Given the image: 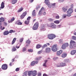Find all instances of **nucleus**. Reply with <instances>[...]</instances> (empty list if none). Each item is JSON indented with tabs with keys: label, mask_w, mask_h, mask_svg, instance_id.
<instances>
[{
	"label": "nucleus",
	"mask_w": 76,
	"mask_h": 76,
	"mask_svg": "<svg viewBox=\"0 0 76 76\" xmlns=\"http://www.w3.org/2000/svg\"><path fill=\"white\" fill-rule=\"evenodd\" d=\"M69 45V48L71 49H75L76 48V42L74 41L71 40Z\"/></svg>",
	"instance_id": "f257e3e1"
},
{
	"label": "nucleus",
	"mask_w": 76,
	"mask_h": 76,
	"mask_svg": "<svg viewBox=\"0 0 76 76\" xmlns=\"http://www.w3.org/2000/svg\"><path fill=\"white\" fill-rule=\"evenodd\" d=\"M67 14L66 16L68 17L71 16V14L73 12V9L72 8H69L67 11Z\"/></svg>",
	"instance_id": "f03ea898"
},
{
	"label": "nucleus",
	"mask_w": 76,
	"mask_h": 76,
	"mask_svg": "<svg viewBox=\"0 0 76 76\" xmlns=\"http://www.w3.org/2000/svg\"><path fill=\"white\" fill-rule=\"evenodd\" d=\"M39 25V23L38 22L36 23L34 25L33 27V30H37L38 29V26Z\"/></svg>",
	"instance_id": "7ed1b4c3"
},
{
	"label": "nucleus",
	"mask_w": 76,
	"mask_h": 76,
	"mask_svg": "<svg viewBox=\"0 0 76 76\" xmlns=\"http://www.w3.org/2000/svg\"><path fill=\"white\" fill-rule=\"evenodd\" d=\"M49 1L50 0H45V3L46 4V5L48 6V7L51 8V6L50 5L51 4H50Z\"/></svg>",
	"instance_id": "20e7f679"
},
{
	"label": "nucleus",
	"mask_w": 76,
	"mask_h": 76,
	"mask_svg": "<svg viewBox=\"0 0 76 76\" xmlns=\"http://www.w3.org/2000/svg\"><path fill=\"white\" fill-rule=\"evenodd\" d=\"M55 37L56 35L53 34H49L48 35V38L50 39H53Z\"/></svg>",
	"instance_id": "39448f33"
},
{
	"label": "nucleus",
	"mask_w": 76,
	"mask_h": 76,
	"mask_svg": "<svg viewBox=\"0 0 76 76\" xmlns=\"http://www.w3.org/2000/svg\"><path fill=\"white\" fill-rule=\"evenodd\" d=\"M67 47H69V43H65L62 46V48L64 50L66 49Z\"/></svg>",
	"instance_id": "423d86ee"
},
{
	"label": "nucleus",
	"mask_w": 76,
	"mask_h": 76,
	"mask_svg": "<svg viewBox=\"0 0 76 76\" xmlns=\"http://www.w3.org/2000/svg\"><path fill=\"white\" fill-rule=\"evenodd\" d=\"M57 45H55L52 48V50L53 51H54V52H56V51H57Z\"/></svg>",
	"instance_id": "0eeeda50"
},
{
	"label": "nucleus",
	"mask_w": 76,
	"mask_h": 76,
	"mask_svg": "<svg viewBox=\"0 0 76 76\" xmlns=\"http://www.w3.org/2000/svg\"><path fill=\"white\" fill-rule=\"evenodd\" d=\"M49 26L53 29H56V25L53 23H51L49 25Z\"/></svg>",
	"instance_id": "6e6552de"
},
{
	"label": "nucleus",
	"mask_w": 76,
	"mask_h": 76,
	"mask_svg": "<svg viewBox=\"0 0 76 76\" xmlns=\"http://www.w3.org/2000/svg\"><path fill=\"white\" fill-rule=\"evenodd\" d=\"M1 68L3 70H6L7 69V65L6 64H4L2 65Z\"/></svg>",
	"instance_id": "1a4fd4ad"
},
{
	"label": "nucleus",
	"mask_w": 76,
	"mask_h": 76,
	"mask_svg": "<svg viewBox=\"0 0 76 76\" xmlns=\"http://www.w3.org/2000/svg\"><path fill=\"white\" fill-rule=\"evenodd\" d=\"M43 12H44V8L43 7H42L39 12V15H41Z\"/></svg>",
	"instance_id": "9d476101"
},
{
	"label": "nucleus",
	"mask_w": 76,
	"mask_h": 76,
	"mask_svg": "<svg viewBox=\"0 0 76 76\" xmlns=\"http://www.w3.org/2000/svg\"><path fill=\"white\" fill-rule=\"evenodd\" d=\"M26 15V12H23L22 15L20 16V18L21 19H23L24 18L25 16Z\"/></svg>",
	"instance_id": "9b49d317"
},
{
	"label": "nucleus",
	"mask_w": 76,
	"mask_h": 76,
	"mask_svg": "<svg viewBox=\"0 0 76 76\" xmlns=\"http://www.w3.org/2000/svg\"><path fill=\"white\" fill-rule=\"evenodd\" d=\"M51 51V49L49 48H47L46 49L45 52L47 53H49Z\"/></svg>",
	"instance_id": "f8f14e48"
},
{
	"label": "nucleus",
	"mask_w": 76,
	"mask_h": 76,
	"mask_svg": "<svg viewBox=\"0 0 76 76\" xmlns=\"http://www.w3.org/2000/svg\"><path fill=\"white\" fill-rule=\"evenodd\" d=\"M37 71L36 70H34L33 71H32V75L33 76H36L37 75Z\"/></svg>",
	"instance_id": "ddd939ff"
},
{
	"label": "nucleus",
	"mask_w": 76,
	"mask_h": 76,
	"mask_svg": "<svg viewBox=\"0 0 76 76\" xmlns=\"http://www.w3.org/2000/svg\"><path fill=\"white\" fill-rule=\"evenodd\" d=\"M63 53V51L61 50H60L59 51L57 52V54L58 56H59L61 53Z\"/></svg>",
	"instance_id": "4468645a"
},
{
	"label": "nucleus",
	"mask_w": 76,
	"mask_h": 76,
	"mask_svg": "<svg viewBox=\"0 0 76 76\" xmlns=\"http://www.w3.org/2000/svg\"><path fill=\"white\" fill-rule=\"evenodd\" d=\"M41 29L42 31H45V30H46V29L45 28V27L44 26V24L41 25Z\"/></svg>",
	"instance_id": "2eb2a0df"
},
{
	"label": "nucleus",
	"mask_w": 76,
	"mask_h": 76,
	"mask_svg": "<svg viewBox=\"0 0 76 76\" xmlns=\"http://www.w3.org/2000/svg\"><path fill=\"white\" fill-rule=\"evenodd\" d=\"M76 50H72L71 51V55H74L76 54Z\"/></svg>",
	"instance_id": "dca6fc26"
},
{
	"label": "nucleus",
	"mask_w": 76,
	"mask_h": 76,
	"mask_svg": "<svg viewBox=\"0 0 76 76\" xmlns=\"http://www.w3.org/2000/svg\"><path fill=\"white\" fill-rule=\"evenodd\" d=\"M47 61H48L47 60L45 61V63H44L43 64V67H44L45 68L47 67V65L46 64H47Z\"/></svg>",
	"instance_id": "f3484780"
},
{
	"label": "nucleus",
	"mask_w": 76,
	"mask_h": 76,
	"mask_svg": "<svg viewBox=\"0 0 76 76\" xmlns=\"http://www.w3.org/2000/svg\"><path fill=\"white\" fill-rule=\"evenodd\" d=\"M9 34V32L7 30H6L3 33L4 34V35H8Z\"/></svg>",
	"instance_id": "a211bd4d"
},
{
	"label": "nucleus",
	"mask_w": 76,
	"mask_h": 76,
	"mask_svg": "<svg viewBox=\"0 0 76 76\" xmlns=\"http://www.w3.org/2000/svg\"><path fill=\"white\" fill-rule=\"evenodd\" d=\"M19 20H18L17 22H15V24H17L18 25H22V23L20 22H19Z\"/></svg>",
	"instance_id": "6ab92c4d"
},
{
	"label": "nucleus",
	"mask_w": 76,
	"mask_h": 76,
	"mask_svg": "<svg viewBox=\"0 0 76 76\" xmlns=\"http://www.w3.org/2000/svg\"><path fill=\"white\" fill-rule=\"evenodd\" d=\"M4 7V3L3 2H2L1 4V9H3Z\"/></svg>",
	"instance_id": "aec40b11"
},
{
	"label": "nucleus",
	"mask_w": 76,
	"mask_h": 76,
	"mask_svg": "<svg viewBox=\"0 0 76 76\" xmlns=\"http://www.w3.org/2000/svg\"><path fill=\"white\" fill-rule=\"evenodd\" d=\"M60 64V66L61 67V66L64 67V66H66V63H61Z\"/></svg>",
	"instance_id": "412c9836"
},
{
	"label": "nucleus",
	"mask_w": 76,
	"mask_h": 76,
	"mask_svg": "<svg viewBox=\"0 0 76 76\" xmlns=\"http://www.w3.org/2000/svg\"><path fill=\"white\" fill-rule=\"evenodd\" d=\"M32 73V71H30L28 72V76H31V74Z\"/></svg>",
	"instance_id": "4be33fe9"
},
{
	"label": "nucleus",
	"mask_w": 76,
	"mask_h": 76,
	"mask_svg": "<svg viewBox=\"0 0 76 76\" xmlns=\"http://www.w3.org/2000/svg\"><path fill=\"white\" fill-rule=\"evenodd\" d=\"M18 0H12V3L13 4H15L17 2Z\"/></svg>",
	"instance_id": "5701e85b"
},
{
	"label": "nucleus",
	"mask_w": 76,
	"mask_h": 76,
	"mask_svg": "<svg viewBox=\"0 0 76 76\" xmlns=\"http://www.w3.org/2000/svg\"><path fill=\"white\" fill-rule=\"evenodd\" d=\"M16 38H15L13 39L12 41V45L14 44L15 42V41H16Z\"/></svg>",
	"instance_id": "b1692460"
},
{
	"label": "nucleus",
	"mask_w": 76,
	"mask_h": 76,
	"mask_svg": "<svg viewBox=\"0 0 76 76\" xmlns=\"http://www.w3.org/2000/svg\"><path fill=\"white\" fill-rule=\"evenodd\" d=\"M60 21L59 20H56L54 21V23H56V24H58L60 23Z\"/></svg>",
	"instance_id": "393cba45"
},
{
	"label": "nucleus",
	"mask_w": 76,
	"mask_h": 76,
	"mask_svg": "<svg viewBox=\"0 0 76 76\" xmlns=\"http://www.w3.org/2000/svg\"><path fill=\"white\" fill-rule=\"evenodd\" d=\"M66 56H67V54L66 53H64L62 55V57L63 58H64V57H66Z\"/></svg>",
	"instance_id": "a878e982"
},
{
	"label": "nucleus",
	"mask_w": 76,
	"mask_h": 76,
	"mask_svg": "<svg viewBox=\"0 0 76 76\" xmlns=\"http://www.w3.org/2000/svg\"><path fill=\"white\" fill-rule=\"evenodd\" d=\"M0 21L1 22H4V18L3 17L0 18Z\"/></svg>",
	"instance_id": "bb28decb"
},
{
	"label": "nucleus",
	"mask_w": 76,
	"mask_h": 76,
	"mask_svg": "<svg viewBox=\"0 0 76 76\" xmlns=\"http://www.w3.org/2000/svg\"><path fill=\"white\" fill-rule=\"evenodd\" d=\"M35 61H33L31 63V66H34L35 65Z\"/></svg>",
	"instance_id": "cd10ccee"
},
{
	"label": "nucleus",
	"mask_w": 76,
	"mask_h": 76,
	"mask_svg": "<svg viewBox=\"0 0 76 76\" xmlns=\"http://www.w3.org/2000/svg\"><path fill=\"white\" fill-rule=\"evenodd\" d=\"M32 15L33 16H35V10H34L32 12Z\"/></svg>",
	"instance_id": "c85d7f7f"
},
{
	"label": "nucleus",
	"mask_w": 76,
	"mask_h": 76,
	"mask_svg": "<svg viewBox=\"0 0 76 76\" xmlns=\"http://www.w3.org/2000/svg\"><path fill=\"white\" fill-rule=\"evenodd\" d=\"M15 32H16L15 31H13L12 30H11L10 31L9 33H10V34L11 33H15Z\"/></svg>",
	"instance_id": "c756f323"
},
{
	"label": "nucleus",
	"mask_w": 76,
	"mask_h": 76,
	"mask_svg": "<svg viewBox=\"0 0 76 76\" xmlns=\"http://www.w3.org/2000/svg\"><path fill=\"white\" fill-rule=\"evenodd\" d=\"M23 10V8L21 7L20 9L18 10V12H22Z\"/></svg>",
	"instance_id": "7c9ffc66"
},
{
	"label": "nucleus",
	"mask_w": 76,
	"mask_h": 76,
	"mask_svg": "<svg viewBox=\"0 0 76 76\" xmlns=\"http://www.w3.org/2000/svg\"><path fill=\"white\" fill-rule=\"evenodd\" d=\"M62 10L64 11V12H66L67 10V8H65L64 7L62 8Z\"/></svg>",
	"instance_id": "2f4dec72"
},
{
	"label": "nucleus",
	"mask_w": 76,
	"mask_h": 76,
	"mask_svg": "<svg viewBox=\"0 0 76 76\" xmlns=\"http://www.w3.org/2000/svg\"><path fill=\"white\" fill-rule=\"evenodd\" d=\"M16 48H15V46H13V48L12 49V51H16Z\"/></svg>",
	"instance_id": "473e14b6"
},
{
	"label": "nucleus",
	"mask_w": 76,
	"mask_h": 76,
	"mask_svg": "<svg viewBox=\"0 0 76 76\" xmlns=\"http://www.w3.org/2000/svg\"><path fill=\"white\" fill-rule=\"evenodd\" d=\"M59 44H62V43L63 42V41L62 39H60L59 40Z\"/></svg>",
	"instance_id": "72a5a7b5"
},
{
	"label": "nucleus",
	"mask_w": 76,
	"mask_h": 76,
	"mask_svg": "<svg viewBox=\"0 0 76 76\" xmlns=\"http://www.w3.org/2000/svg\"><path fill=\"white\" fill-rule=\"evenodd\" d=\"M26 42L28 44H30V43H31V41H30L29 39H28Z\"/></svg>",
	"instance_id": "f704fd0d"
},
{
	"label": "nucleus",
	"mask_w": 76,
	"mask_h": 76,
	"mask_svg": "<svg viewBox=\"0 0 76 76\" xmlns=\"http://www.w3.org/2000/svg\"><path fill=\"white\" fill-rule=\"evenodd\" d=\"M29 20H28L26 21L25 22V24H26V25H28V24H29Z\"/></svg>",
	"instance_id": "c9c22d12"
},
{
	"label": "nucleus",
	"mask_w": 76,
	"mask_h": 76,
	"mask_svg": "<svg viewBox=\"0 0 76 76\" xmlns=\"http://www.w3.org/2000/svg\"><path fill=\"white\" fill-rule=\"evenodd\" d=\"M72 39L74 40H76V37L75 36H72Z\"/></svg>",
	"instance_id": "e433bc0d"
},
{
	"label": "nucleus",
	"mask_w": 76,
	"mask_h": 76,
	"mask_svg": "<svg viewBox=\"0 0 76 76\" xmlns=\"http://www.w3.org/2000/svg\"><path fill=\"white\" fill-rule=\"evenodd\" d=\"M42 53V50H41L38 51L37 52V54H41V53Z\"/></svg>",
	"instance_id": "4c0bfd02"
},
{
	"label": "nucleus",
	"mask_w": 76,
	"mask_h": 76,
	"mask_svg": "<svg viewBox=\"0 0 76 76\" xmlns=\"http://www.w3.org/2000/svg\"><path fill=\"white\" fill-rule=\"evenodd\" d=\"M41 48V45H38L36 46V48L38 49Z\"/></svg>",
	"instance_id": "58836bf2"
},
{
	"label": "nucleus",
	"mask_w": 76,
	"mask_h": 76,
	"mask_svg": "<svg viewBox=\"0 0 76 76\" xmlns=\"http://www.w3.org/2000/svg\"><path fill=\"white\" fill-rule=\"evenodd\" d=\"M23 76H27V72H25L23 74Z\"/></svg>",
	"instance_id": "ea45409f"
},
{
	"label": "nucleus",
	"mask_w": 76,
	"mask_h": 76,
	"mask_svg": "<svg viewBox=\"0 0 76 76\" xmlns=\"http://www.w3.org/2000/svg\"><path fill=\"white\" fill-rule=\"evenodd\" d=\"M26 48L25 47L23 48L22 51H23V52H25V51H26Z\"/></svg>",
	"instance_id": "a19ab883"
},
{
	"label": "nucleus",
	"mask_w": 76,
	"mask_h": 76,
	"mask_svg": "<svg viewBox=\"0 0 76 76\" xmlns=\"http://www.w3.org/2000/svg\"><path fill=\"white\" fill-rule=\"evenodd\" d=\"M4 25L5 26H7V23L6 22H4L3 23Z\"/></svg>",
	"instance_id": "79ce46f5"
},
{
	"label": "nucleus",
	"mask_w": 76,
	"mask_h": 76,
	"mask_svg": "<svg viewBox=\"0 0 76 76\" xmlns=\"http://www.w3.org/2000/svg\"><path fill=\"white\" fill-rule=\"evenodd\" d=\"M69 61V59H65L64 60V62L65 63H67Z\"/></svg>",
	"instance_id": "37998d69"
},
{
	"label": "nucleus",
	"mask_w": 76,
	"mask_h": 76,
	"mask_svg": "<svg viewBox=\"0 0 76 76\" xmlns=\"http://www.w3.org/2000/svg\"><path fill=\"white\" fill-rule=\"evenodd\" d=\"M28 52H30V53H32L33 51V50L32 49H28Z\"/></svg>",
	"instance_id": "c03bdc74"
},
{
	"label": "nucleus",
	"mask_w": 76,
	"mask_h": 76,
	"mask_svg": "<svg viewBox=\"0 0 76 76\" xmlns=\"http://www.w3.org/2000/svg\"><path fill=\"white\" fill-rule=\"evenodd\" d=\"M0 29H1V30H3V29H5V28H4V27H3V28H2V26H1L0 27Z\"/></svg>",
	"instance_id": "a18cd8bd"
},
{
	"label": "nucleus",
	"mask_w": 76,
	"mask_h": 76,
	"mask_svg": "<svg viewBox=\"0 0 76 76\" xmlns=\"http://www.w3.org/2000/svg\"><path fill=\"white\" fill-rule=\"evenodd\" d=\"M56 3H54L53 4H50V6H51V7H52V6H55V5H56Z\"/></svg>",
	"instance_id": "49530a36"
},
{
	"label": "nucleus",
	"mask_w": 76,
	"mask_h": 76,
	"mask_svg": "<svg viewBox=\"0 0 76 76\" xmlns=\"http://www.w3.org/2000/svg\"><path fill=\"white\" fill-rule=\"evenodd\" d=\"M66 16H67V15H66V14H65L63 15V18H66Z\"/></svg>",
	"instance_id": "de8ad7c7"
},
{
	"label": "nucleus",
	"mask_w": 76,
	"mask_h": 76,
	"mask_svg": "<svg viewBox=\"0 0 76 76\" xmlns=\"http://www.w3.org/2000/svg\"><path fill=\"white\" fill-rule=\"evenodd\" d=\"M47 47V45L46 44L44 45L43 46H42V48H45Z\"/></svg>",
	"instance_id": "09e8293b"
},
{
	"label": "nucleus",
	"mask_w": 76,
	"mask_h": 76,
	"mask_svg": "<svg viewBox=\"0 0 76 76\" xmlns=\"http://www.w3.org/2000/svg\"><path fill=\"white\" fill-rule=\"evenodd\" d=\"M48 20L49 21H50V22H52V21H53V19H51V18H49L48 19Z\"/></svg>",
	"instance_id": "8fccbe9b"
},
{
	"label": "nucleus",
	"mask_w": 76,
	"mask_h": 76,
	"mask_svg": "<svg viewBox=\"0 0 76 76\" xmlns=\"http://www.w3.org/2000/svg\"><path fill=\"white\" fill-rule=\"evenodd\" d=\"M40 8V6H37L36 7V9L37 10H38V9H39Z\"/></svg>",
	"instance_id": "3c124183"
},
{
	"label": "nucleus",
	"mask_w": 76,
	"mask_h": 76,
	"mask_svg": "<svg viewBox=\"0 0 76 76\" xmlns=\"http://www.w3.org/2000/svg\"><path fill=\"white\" fill-rule=\"evenodd\" d=\"M23 38H22L20 39V42H22L23 41Z\"/></svg>",
	"instance_id": "603ef678"
},
{
	"label": "nucleus",
	"mask_w": 76,
	"mask_h": 76,
	"mask_svg": "<svg viewBox=\"0 0 76 76\" xmlns=\"http://www.w3.org/2000/svg\"><path fill=\"white\" fill-rule=\"evenodd\" d=\"M64 0H58V1L59 3H61L63 2Z\"/></svg>",
	"instance_id": "864d4df0"
},
{
	"label": "nucleus",
	"mask_w": 76,
	"mask_h": 76,
	"mask_svg": "<svg viewBox=\"0 0 76 76\" xmlns=\"http://www.w3.org/2000/svg\"><path fill=\"white\" fill-rule=\"evenodd\" d=\"M19 70V68H17L16 69H15V71L16 72H18Z\"/></svg>",
	"instance_id": "5fc2aeb1"
},
{
	"label": "nucleus",
	"mask_w": 76,
	"mask_h": 76,
	"mask_svg": "<svg viewBox=\"0 0 76 76\" xmlns=\"http://www.w3.org/2000/svg\"><path fill=\"white\" fill-rule=\"evenodd\" d=\"M11 22H13V21L15 20V18H13L12 19H11Z\"/></svg>",
	"instance_id": "6e6d98bb"
},
{
	"label": "nucleus",
	"mask_w": 76,
	"mask_h": 76,
	"mask_svg": "<svg viewBox=\"0 0 76 76\" xmlns=\"http://www.w3.org/2000/svg\"><path fill=\"white\" fill-rule=\"evenodd\" d=\"M30 19H31V17H28L27 19V20H30Z\"/></svg>",
	"instance_id": "4d7b16f0"
},
{
	"label": "nucleus",
	"mask_w": 76,
	"mask_h": 76,
	"mask_svg": "<svg viewBox=\"0 0 76 76\" xmlns=\"http://www.w3.org/2000/svg\"><path fill=\"white\" fill-rule=\"evenodd\" d=\"M56 19H59L60 18V17L59 16V15H57L56 16Z\"/></svg>",
	"instance_id": "13d9d810"
},
{
	"label": "nucleus",
	"mask_w": 76,
	"mask_h": 76,
	"mask_svg": "<svg viewBox=\"0 0 76 76\" xmlns=\"http://www.w3.org/2000/svg\"><path fill=\"white\" fill-rule=\"evenodd\" d=\"M38 76H41V73L39 72L38 73Z\"/></svg>",
	"instance_id": "bf43d9fd"
},
{
	"label": "nucleus",
	"mask_w": 76,
	"mask_h": 76,
	"mask_svg": "<svg viewBox=\"0 0 76 76\" xmlns=\"http://www.w3.org/2000/svg\"><path fill=\"white\" fill-rule=\"evenodd\" d=\"M61 25H59L58 26V28H61Z\"/></svg>",
	"instance_id": "052dcab7"
},
{
	"label": "nucleus",
	"mask_w": 76,
	"mask_h": 76,
	"mask_svg": "<svg viewBox=\"0 0 76 76\" xmlns=\"http://www.w3.org/2000/svg\"><path fill=\"white\" fill-rule=\"evenodd\" d=\"M57 73L56 72H54L53 73V75H56Z\"/></svg>",
	"instance_id": "680f3d73"
},
{
	"label": "nucleus",
	"mask_w": 76,
	"mask_h": 76,
	"mask_svg": "<svg viewBox=\"0 0 76 76\" xmlns=\"http://www.w3.org/2000/svg\"><path fill=\"white\" fill-rule=\"evenodd\" d=\"M43 76H48V75L45 74H44L43 75Z\"/></svg>",
	"instance_id": "e2e57ef3"
},
{
	"label": "nucleus",
	"mask_w": 76,
	"mask_h": 76,
	"mask_svg": "<svg viewBox=\"0 0 76 76\" xmlns=\"http://www.w3.org/2000/svg\"><path fill=\"white\" fill-rule=\"evenodd\" d=\"M57 67H61V66H60V64L59 65H57Z\"/></svg>",
	"instance_id": "0e129e2a"
},
{
	"label": "nucleus",
	"mask_w": 76,
	"mask_h": 76,
	"mask_svg": "<svg viewBox=\"0 0 76 76\" xmlns=\"http://www.w3.org/2000/svg\"><path fill=\"white\" fill-rule=\"evenodd\" d=\"M12 62H10V66H12Z\"/></svg>",
	"instance_id": "69168bd1"
},
{
	"label": "nucleus",
	"mask_w": 76,
	"mask_h": 76,
	"mask_svg": "<svg viewBox=\"0 0 76 76\" xmlns=\"http://www.w3.org/2000/svg\"><path fill=\"white\" fill-rule=\"evenodd\" d=\"M57 58L55 57V58H53V60H56V59H57Z\"/></svg>",
	"instance_id": "338daca9"
},
{
	"label": "nucleus",
	"mask_w": 76,
	"mask_h": 76,
	"mask_svg": "<svg viewBox=\"0 0 76 76\" xmlns=\"http://www.w3.org/2000/svg\"><path fill=\"white\" fill-rule=\"evenodd\" d=\"M34 0H30V1L31 3H32Z\"/></svg>",
	"instance_id": "774afa93"
}]
</instances>
